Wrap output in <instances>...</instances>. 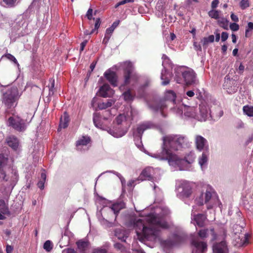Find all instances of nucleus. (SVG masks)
Returning <instances> with one entry per match:
<instances>
[{
    "label": "nucleus",
    "mask_w": 253,
    "mask_h": 253,
    "mask_svg": "<svg viewBox=\"0 0 253 253\" xmlns=\"http://www.w3.org/2000/svg\"><path fill=\"white\" fill-rule=\"evenodd\" d=\"M67 253H78L74 249L69 248L67 249Z\"/></svg>",
    "instance_id": "obj_63"
},
{
    "label": "nucleus",
    "mask_w": 253,
    "mask_h": 253,
    "mask_svg": "<svg viewBox=\"0 0 253 253\" xmlns=\"http://www.w3.org/2000/svg\"><path fill=\"white\" fill-rule=\"evenodd\" d=\"M231 19L232 21H234L235 22H238L239 21V18L237 15L234 14V13H232L231 14Z\"/></svg>",
    "instance_id": "obj_57"
},
{
    "label": "nucleus",
    "mask_w": 253,
    "mask_h": 253,
    "mask_svg": "<svg viewBox=\"0 0 253 253\" xmlns=\"http://www.w3.org/2000/svg\"><path fill=\"white\" fill-rule=\"evenodd\" d=\"M87 42V40H84V42H82V43H81V46H80V52H81L82 51H83V50H84V47H85V45H86Z\"/></svg>",
    "instance_id": "obj_55"
},
{
    "label": "nucleus",
    "mask_w": 253,
    "mask_h": 253,
    "mask_svg": "<svg viewBox=\"0 0 253 253\" xmlns=\"http://www.w3.org/2000/svg\"><path fill=\"white\" fill-rule=\"evenodd\" d=\"M185 158L186 160V162H188V164H191V163L194 162L195 157L194 155H193V154H189Z\"/></svg>",
    "instance_id": "obj_49"
},
{
    "label": "nucleus",
    "mask_w": 253,
    "mask_h": 253,
    "mask_svg": "<svg viewBox=\"0 0 253 253\" xmlns=\"http://www.w3.org/2000/svg\"><path fill=\"white\" fill-rule=\"evenodd\" d=\"M104 76L113 86H117L118 77L115 71L108 69L104 73Z\"/></svg>",
    "instance_id": "obj_13"
},
{
    "label": "nucleus",
    "mask_w": 253,
    "mask_h": 253,
    "mask_svg": "<svg viewBox=\"0 0 253 253\" xmlns=\"http://www.w3.org/2000/svg\"><path fill=\"white\" fill-rule=\"evenodd\" d=\"M114 91L108 84H104L99 89L100 96L104 98L111 97L113 95Z\"/></svg>",
    "instance_id": "obj_18"
},
{
    "label": "nucleus",
    "mask_w": 253,
    "mask_h": 253,
    "mask_svg": "<svg viewBox=\"0 0 253 253\" xmlns=\"http://www.w3.org/2000/svg\"><path fill=\"white\" fill-rule=\"evenodd\" d=\"M208 229H201L198 232V235L201 239H204L208 236Z\"/></svg>",
    "instance_id": "obj_37"
},
{
    "label": "nucleus",
    "mask_w": 253,
    "mask_h": 253,
    "mask_svg": "<svg viewBox=\"0 0 253 253\" xmlns=\"http://www.w3.org/2000/svg\"><path fill=\"white\" fill-rule=\"evenodd\" d=\"M228 37V34L227 32H223L221 33V41L222 42H225L226 40H227V38Z\"/></svg>",
    "instance_id": "obj_51"
},
{
    "label": "nucleus",
    "mask_w": 253,
    "mask_h": 253,
    "mask_svg": "<svg viewBox=\"0 0 253 253\" xmlns=\"http://www.w3.org/2000/svg\"><path fill=\"white\" fill-rule=\"evenodd\" d=\"M182 76L186 84H192L195 82L196 74L193 70L183 71Z\"/></svg>",
    "instance_id": "obj_15"
},
{
    "label": "nucleus",
    "mask_w": 253,
    "mask_h": 253,
    "mask_svg": "<svg viewBox=\"0 0 253 253\" xmlns=\"http://www.w3.org/2000/svg\"><path fill=\"white\" fill-rule=\"evenodd\" d=\"M100 18H97L95 19V23L94 25V28L92 29V30L91 31V33H94L95 31H97L99 28L100 26Z\"/></svg>",
    "instance_id": "obj_46"
},
{
    "label": "nucleus",
    "mask_w": 253,
    "mask_h": 253,
    "mask_svg": "<svg viewBox=\"0 0 253 253\" xmlns=\"http://www.w3.org/2000/svg\"><path fill=\"white\" fill-rule=\"evenodd\" d=\"M21 95L16 86H11L2 94V103L7 111L16 107Z\"/></svg>",
    "instance_id": "obj_3"
},
{
    "label": "nucleus",
    "mask_w": 253,
    "mask_h": 253,
    "mask_svg": "<svg viewBox=\"0 0 253 253\" xmlns=\"http://www.w3.org/2000/svg\"><path fill=\"white\" fill-rule=\"evenodd\" d=\"M123 77L124 79V86L129 84L131 81L137 82L139 79V76L137 73L135 72L134 67L130 63H128L124 69Z\"/></svg>",
    "instance_id": "obj_6"
},
{
    "label": "nucleus",
    "mask_w": 253,
    "mask_h": 253,
    "mask_svg": "<svg viewBox=\"0 0 253 253\" xmlns=\"http://www.w3.org/2000/svg\"><path fill=\"white\" fill-rule=\"evenodd\" d=\"M114 100L112 99H109L107 102H103L98 104V108L100 110H105L106 108L110 107L114 103Z\"/></svg>",
    "instance_id": "obj_29"
},
{
    "label": "nucleus",
    "mask_w": 253,
    "mask_h": 253,
    "mask_svg": "<svg viewBox=\"0 0 253 253\" xmlns=\"http://www.w3.org/2000/svg\"><path fill=\"white\" fill-rule=\"evenodd\" d=\"M4 57H5L7 59H9L10 61H12V59L13 55H11V53H6L4 54Z\"/></svg>",
    "instance_id": "obj_61"
},
{
    "label": "nucleus",
    "mask_w": 253,
    "mask_h": 253,
    "mask_svg": "<svg viewBox=\"0 0 253 253\" xmlns=\"http://www.w3.org/2000/svg\"><path fill=\"white\" fill-rule=\"evenodd\" d=\"M214 253H227L228 249L225 241L215 243L212 247Z\"/></svg>",
    "instance_id": "obj_16"
},
{
    "label": "nucleus",
    "mask_w": 253,
    "mask_h": 253,
    "mask_svg": "<svg viewBox=\"0 0 253 253\" xmlns=\"http://www.w3.org/2000/svg\"><path fill=\"white\" fill-rule=\"evenodd\" d=\"M207 150H206V152H203L202 156L199 158V163L201 166H203V165L208 162L209 154Z\"/></svg>",
    "instance_id": "obj_31"
},
{
    "label": "nucleus",
    "mask_w": 253,
    "mask_h": 253,
    "mask_svg": "<svg viewBox=\"0 0 253 253\" xmlns=\"http://www.w3.org/2000/svg\"><path fill=\"white\" fill-rule=\"evenodd\" d=\"M217 23L222 28L224 29H228V20L227 19L224 18L219 19L217 20Z\"/></svg>",
    "instance_id": "obj_33"
},
{
    "label": "nucleus",
    "mask_w": 253,
    "mask_h": 253,
    "mask_svg": "<svg viewBox=\"0 0 253 253\" xmlns=\"http://www.w3.org/2000/svg\"><path fill=\"white\" fill-rule=\"evenodd\" d=\"M92 13H93V9L91 8H89L87 10V13H86V16L89 20L90 19H92Z\"/></svg>",
    "instance_id": "obj_52"
},
{
    "label": "nucleus",
    "mask_w": 253,
    "mask_h": 253,
    "mask_svg": "<svg viewBox=\"0 0 253 253\" xmlns=\"http://www.w3.org/2000/svg\"><path fill=\"white\" fill-rule=\"evenodd\" d=\"M7 145L14 150L18 148L19 140L16 136H10L6 139Z\"/></svg>",
    "instance_id": "obj_19"
},
{
    "label": "nucleus",
    "mask_w": 253,
    "mask_h": 253,
    "mask_svg": "<svg viewBox=\"0 0 253 253\" xmlns=\"http://www.w3.org/2000/svg\"><path fill=\"white\" fill-rule=\"evenodd\" d=\"M148 220L151 224L152 227L156 228L158 231V235L156 237H152V239H155V238L158 236L160 232L159 227L164 228H169V225L167 222L161 221L159 218L156 217L154 214H150L149 218H148Z\"/></svg>",
    "instance_id": "obj_7"
},
{
    "label": "nucleus",
    "mask_w": 253,
    "mask_h": 253,
    "mask_svg": "<svg viewBox=\"0 0 253 253\" xmlns=\"http://www.w3.org/2000/svg\"><path fill=\"white\" fill-rule=\"evenodd\" d=\"M113 32V30L112 28V27L111 26L108 28H107L105 31V36L103 39V42H105L106 43L108 42L109 41L111 36Z\"/></svg>",
    "instance_id": "obj_30"
},
{
    "label": "nucleus",
    "mask_w": 253,
    "mask_h": 253,
    "mask_svg": "<svg viewBox=\"0 0 253 253\" xmlns=\"http://www.w3.org/2000/svg\"><path fill=\"white\" fill-rule=\"evenodd\" d=\"M223 87L227 90L229 94L235 92L237 91V83L234 79H231L229 75L225 77V81L223 83Z\"/></svg>",
    "instance_id": "obj_9"
},
{
    "label": "nucleus",
    "mask_w": 253,
    "mask_h": 253,
    "mask_svg": "<svg viewBox=\"0 0 253 253\" xmlns=\"http://www.w3.org/2000/svg\"><path fill=\"white\" fill-rule=\"evenodd\" d=\"M199 111L201 113L202 119L206 120L208 116V112L205 106H199Z\"/></svg>",
    "instance_id": "obj_32"
},
{
    "label": "nucleus",
    "mask_w": 253,
    "mask_h": 253,
    "mask_svg": "<svg viewBox=\"0 0 253 253\" xmlns=\"http://www.w3.org/2000/svg\"><path fill=\"white\" fill-rule=\"evenodd\" d=\"M194 208L193 209L192 212V215L193 216V220L199 227H203L205 225V221L207 218V215L205 214L202 213L195 214L194 212Z\"/></svg>",
    "instance_id": "obj_17"
},
{
    "label": "nucleus",
    "mask_w": 253,
    "mask_h": 253,
    "mask_svg": "<svg viewBox=\"0 0 253 253\" xmlns=\"http://www.w3.org/2000/svg\"><path fill=\"white\" fill-rule=\"evenodd\" d=\"M186 94L188 96H190V97H192V96H194L195 93L194 92V91H193V90H188L187 92H186Z\"/></svg>",
    "instance_id": "obj_64"
},
{
    "label": "nucleus",
    "mask_w": 253,
    "mask_h": 253,
    "mask_svg": "<svg viewBox=\"0 0 253 253\" xmlns=\"http://www.w3.org/2000/svg\"><path fill=\"white\" fill-rule=\"evenodd\" d=\"M38 187H39L41 189H44V183H43V181L40 179L38 182Z\"/></svg>",
    "instance_id": "obj_58"
},
{
    "label": "nucleus",
    "mask_w": 253,
    "mask_h": 253,
    "mask_svg": "<svg viewBox=\"0 0 253 253\" xmlns=\"http://www.w3.org/2000/svg\"><path fill=\"white\" fill-rule=\"evenodd\" d=\"M209 15L211 18L217 19L219 18V12L218 10H211L209 12Z\"/></svg>",
    "instance_id": "obj_39"
},
{
    "label": "nucleus",
    "mask_w": 253,
    "mask_h": 253,
    "mask_svg": "<svg viewBox=\"0 0 253 253\" xmlns=\"http://www.w3.org/2000/svg\"><path fill=\"white\" fill-rule=\"evenodd\" d=\"M41 179L42 180V181H43V183H44V182L46 179V175L45 173H44V172H42V173L41 174Z\"/></svg>",
    "instance_id": "obj_62"
},
{
    "label": "nucleus",
    "mask_w": 253,
    "mask_h": 253,
    "mask_svg": "<svg viewBox=\"0 0 253 253\" xmlns=\"http://www.w3.org/2000/svg\"><path fill=\"white\" fill-rule=\"evenodd\" d=\"M111 115L112 114L110 110H105L104 111H103L101 117L103 119L107 120L109 119Z\"/></svg>",
    "instance_id": "obj_41"
},
{
    "label": "nucleus",
    "mask_w": 253,
    "mask_h": 253,
    "mask_svg": "<svg viewBox=\"0 0 253 253\" xmlns=\"http://www.w3.org/2000/svg\"><path fill=\"white\" fill-rule=\"evenodd\" d=\"M10 181L12 183H15L18 181V173L16 171H12V175L10 177Z\"/></svg>",
    "instance_id": "obj_40"
},
{
    "label": "nucleus",
    "mask_w": 253,
    "mask_h": 253,
    "mask_svg": "<svg viewBox=\"0 0 253 253\" xmlns=\"http://www.w3.org/2000/svg\"><path fill=\"white\" fill-rule=\"evenodd\" d=\"M110 133L114 137L122 136V135L124 134L122 132H115L114 130H111V129L110 130Z\"/></svg>",
    "instance_id": "obj_54"
},
{
    "label": "nucleus",
    "mask_w": 253,
    "mask_h": 253,
    "mask_svg": "<svg viewBox=\"0 0 253 253\" xmlns=\"http://www.w3.org/2000/svg\"><path fill=\"white\" fill-rule=\"evenodd\" d=\"M126 117L124 114H121L119 115L116 118V121L118 125H121L124 123V122H126Z\"/></svg>",
    "instance_id": "obj_36"
},
{
    "label": "nucleus",
    "mask_w": 253,
    "mask_h": 253,
    "mask_svg": "<svg viewBox=\"0 0 253 253\" xmlns=\"http://www.w3.org/2000/svg\"><path fill=\"white\" fill-rule=\"evenodd\" d=\"M243 111L244 113L248 116H253V107H252V106H244Z\"/></svg>",
    "instance_id": "obj_34"
},
{
    "label": "nucleus",
    "mask_w": 253,
    "mask_h": 253,
    "mask_svg": "<svg viewBox=\"0 0 253 253\" xmlns=\"http://www.w3.org/2000/svg\"><path fill=\"white\" fill-rule=\"evenodd\" d=\"M43 248L47 252L51 251L53 249V244L51 241H46L43 244Z\"/></svg>",
    "instance_id": "obj_38"
},
{
    "label": "nucleus",
    "mask_w": 253,
    "mask_h": 253,
    "mask_svg": "<svg viewBox=\"0 0 253 253\" xmlns=\"http://www.w3.org/2000/svg\"><path fill=\"white\" fill-rule=\"evenodd\" d=\"M176 98V94L173 90H168L165 94V100H159L155 102L154 103L150 105V107L154 110V111L162 112L164 108L166 107L165 100H169L174 103Z\"/></svg>",
    "instance_id": "obj_4"
},
{
    "label": "nucleus",
    "mask_w": 253,
    "mask_h": 253,
    "mask_svg": "<svg viewBox=\"0 0 253 253\" xmlns=\"http://www.w3.org/2000/svg\"><path fill=\"white\" fill-rule=\"evenodd\" d=\"M250 6L249 0H242L240 3V6L241 9H244Z\"/></svg>",
    "instance_id": "obj_43"
},
{
    "label": "nucleus",
    "mask_w": 253,
    "mask_h": 253,
    "mask_svg": "<svg viewBox=\"0 0 253 253\" xmlns=\"http://www.w3.org/2000/svg\"><path fill=\"white\" fill-rule=\"evenodd\" d=\"M119 23H120L119 20L116 21L115 22H114V23H112L111 26L112 27L113 31H114L115 29H116V28L118 26V25H119Z\"/></svg>",
    "instance_id": "obj_60"
},
{
    "label": "nucleus",
    "mask_w": 253,
    "mask_h": 253,
    "mask_svg": "<svg viewBox=\"0 0 253 253\" xmlns=\"http://www.w3.org/2000/svg\"><path fill=\"white\" fill-rule=\"evenodd\" d=\"M13 248L11 245H7L6 247V253H12Z\"/></svg>",
    "instance_id": "obj_59"
},
{
    "label": "nucleus",
    "mask_w": 253,
    "mask_h": 253,
    "mask_svg": "<svg viewBox=\"0 0 253 253\" xmlns=\"http://www.w3.org/2000/svg\"><path fill=\"white\" fill-rule=\"evenodd\" d=\"M4 3V7H15L17 0H3Z\"/></svg>",
    "instance_id": "obj_35"
},
{
    "label": "nucleus",
    "mask_w": 253,
    "mask_h": 253,
    "mask_svg": "<svg viewBox=\"0 0 253 253\" xmlns=\"http://www.w3.org/2000/svg\"><path fill=\"white\" fill-rule=\"evenodd\" d=\"M101 115L100 113H94L93 121L96 127L98 128H102L103 127L102 123H101Z\"/></svg>",
    "instance_id": "obj_28"
},
{
    "label": "nucleus",
    "mask_w": 253,
    "mask_h": 253,
    "mask_svg": "<svg viewBox=\"0 0 253 253\" xmlns=\"http://www.w3.org/2000/svg\"><path fill=\"white\" fill-rule=\"evenodd\" d=\"M9 211L3 200H0V220L5 219V214H9Z\"/></svg>",
    "instance_id": "obj_20"
},
{
    "label": "nucleus",
    "mask_w": 253,
    "mask_h": 253,
    "mask_svg": "<svg viewBox=\"0 0 253 253\" xmlns=\"http://www.w3.org/2000/svg\"><path fill=\"white\" fill-rule=\"evenodd\" d=\"M165 73H166V71L165 73L162 72V75H161V78L162 80H163V82H162V84H163V85L168 84H169V83L170 82L169 79L168 78V77H167L166 76Z\"/></svg>",
    "instance_id": "obj_42"
},
{
    "label": "nucleus",
    "mask_w": 253,
    "mask_h": 253,
    "mask_svg": "<svg viewBox=\"0 0 253 253\" xmlns=\"http://www.w3.org/2000/svg\"><path fill=\"white\" fill-rule=\"evenodd\" d=\"M13 117H10L8 119V126L19 132L25 131L27 127V120L22 119L15 113H13Z\"/></svg>",
    "instance_id": "obj_5"
},
{
    "label": "nucleus",
    "mask_w": 253,
    "mask_h": 253,
    "mask_svg": "<svg viewBox=\"0 0 253 253\" xmlns=\"http://www.w3.org/2000/svg\"><path fill=\"white\" fill-rule=\"evenodd\" d=\"M70 122L69 116H68L67 113H64L62 117L60 118V122L59 124V128H66L69 126V123Z\"/></svg>",
    "instance_id": "obj_24"
},
{
    "label": "nucleus",
    "mask_w": 253,
    "mask_h": 253,
    "mask_svg": "<svg viewBox=\"0 0 253 253\" xmlns=\"http://www.w3.org/2000/svg\"><path fill=\"white\" fill-rule=\"evenodd\" d=\"M154 125L151 122H144V123L139 124L136 128L134 129L133 131V136L141 139L145 130L150 129Z\"/></svg>",
    "instance_id": "obj_8"
},
{
    "label": "nucleus",
    "mask_w": 253,
    "mask_h": 253,
    "mask_svg": "<svg viewBox=\"0 0 253 253\" xmlns=\"http://www.w3.org/2000/svg\"><path fill=\"white\" fill-rule=\"evenodd\" d=\"M219 3V0H213L211 4L212 9H214V8L217 7Z\"/></svg>",
    "instance_id": "obj_56"
},
{
    "label": "nucleus",
    "mask_w": 253,
    "mask_h": 253,
    "mask_svg": "<svg viewBox=\"0 0 253 253\" xmlns=\"http://www.w3.org/2000/svg\"><path fill=\"white\" fill-rule=\"evenodd\" d=\"M195 144L196 149L199 151L208 150V142L207 139L201 135H196L195 137Z\"/></svg>",
    "instance_id": "obj_11"
},
{
    "label": "nucleus",
    "mask_w": 253,
    "mask_h": 253,
    "mask_svg": "<svg viewBox=\"0 0 253 253\" xmlns=\"http://www.w3.org/2000/svg\"><path fill=\"white\" fill-rule=\"evenodd\" d=\"M212 195V193L209 192V191H206L205 193V203H207L209 202L210 199H211Z\"/></svg>",
    "instance_id": "obj_48"
},
{
    "label": "nucleus",
    "mask_w": 253,
    "mask_h": 253,
    "mask_svg": "<svg viewBox=\"0 0 253 253\" xmlns=\"http://www.w3.org/2000/svg\"><path fill=\"white\" fill-rule=\"evenodd\" d=\"M126 205L124 202L116 203V204H113L110 208V210L113 211L114 213L116 214L115 218L117 217V214L119 213L120 210L125 208Z\"/></svg>",
    "instance_id": "obj_22"
},
{
    "label": "nucleus",
    "mask_w": 253,
    "mask_h": 253,
    "mask_svg": "<svg viewBox=\"0 0 253 253\" xmlns=\"http://www.w3.org/2000/svg\"><path fill=\"white\" fill-rule=\"evenodd\" d=\"M192 245L195 247L192 253H205L207 250V243L200 241L198 239H193L192 241Z\"/></svg>",
    "instance_id": "obj_12"
},
{
    "label": "nucleus",
    "mask_w": 253,
    "mask_h": 253,
    "mask_svg": "<svg viewBox=\"0 0 253 253\" xmlns=\"http://www.w3.org/2000/svg\"><path fill=\"white\" fill-rule=\"evenodd\" d=\"M210 231L211 235V241H215V240H216L217 238V233H216L214 228H210Z\"/></svg>",
    "instance_id": "obj_45"
},
{
    "label": "nucleus",
    "mask_w": 253,
    "mask_h": 253,
    "mask_svg": "<svg viewBox=\"0 0 253 253\" xmlns=\"http://www.w3.org/2000/svg\"><path fill=\"white\" fill-rule=\"evenodd\" d=\"M49 82L50 83V84L49 85V94H50L51 92L53 94L54 92V88L55 86V80L53 78L49 79Z\"/></svg>",
    "instance_id": "obj_44"
},
{
    "label": "nucleus",
    "mask_w": 253,
    "mask_h": 253,
    "mask_svg": "<svg viewBox=\"0 0 253 253\" xmlns=\"http://www.w3.org/2000/svg\"><path fill=\"white\" fill-rule=\"evenodd\" d=\"M229 27L231 30L233 31H236L239 29V25L236 22L231 23Z\"/></svg>",
    "instance_id": "obj_47"
},
{
    "label": "nucleus",
    "mask_w": 253,
    "mask_h": 253,
    "mask_svg": "<svg viewBox=\"0 0 253 253\" xmlns=\"http://www.w3.org/2000/svg\"><path fill=\"white\" fill-rule=\"evenodd\" d=\"M8 158L5 157L3 154H0V177H2L3 181H8L9 179L7 177L3 168L7 164Z\"/></svg>",
    "instance_id": "obj_14"
},
{
    "label": "nucleus",
    "mask_w": 253,
    "mask_h": 253,
    "mask_svg": "<svg viewBox=\"0 0 253 253\" xmlns=\"http://www.w3.org/2000/svg\"><path fill=\"white\" fill-rule=\"evenodd\" d=\"M186 142L185 137L182 136H166L163 137V150L162 154L165 158L170 162H176L178 156L172 154L169 146L174 150H178Z\"/></svg>",
    "instance_id": "obj_1"
},
{
    "label": "nucleus",
    "mask_w": 253,
    "mask_h": 253,
    "mask_svg": "<svg viewBox=\"0 0 253 253\" xmlns=\"http://www.w3.org/2000/svg\"><path fill=\"white\" fill-rule=\"evenodd\" d=\"M150 216H147L148 227L146 226L143 220L141 218H139L134 223L135 232L137 235V238L140 241L143 242L145 240H151L152 237H156L158 235V230L152 227V224L148 220Z\"/></svg>",
    "instance_id": "obj_2"
},
{
    "label": "nucleus",
    "mask_w": 253,
    "mask_h": 253,
    "mask_svg": "<svg viewBox=\"0 0 253 253\" xmlns=\"http://www.w3.org/2000/svg\"><path fill=\"white\" fill-rule=\"evenodd\" d=\"M214 37L213 35H210L208 37H205V38L202 39L201 42L203 46V47L207 48L210 43V42H214Z\"/></svg>",
    "instance_id": "obj_27"
},
{
    "label": "nucleus",
    "mask_w": 253,
    "mask_h": 253,
    "mask_svg": "<svg viewBox=\"0 0 253 253\" xmlns=\"http://www.w3.org/2000/svg\"><path fill=\"white\" fill-rule=\"evenodd\" d=\"M76 244L80 251L81 252V253H84L87 249L89 243L88 241H87L79 240L77 241Z\"/></svg>",
    "instance_id": "obj_26"
},
{
    "label": "nucleus",
    "mask_w": 253,
    "mask_h": 253,
    "mask_svg": "<svg viewBox=\"0 0 253 253\" xmlns=\"http://www.w3.org/2000/svg\"><path fill=\"white\" fill-rule=\"evenodd\" d=\"M155 173V170L152 167H147L145 168L141 171L138 178L141 181L144 180H148V181H153L154 174Z\"/></svg>",
    "instance_id": "obj_10"
},
{
    "label": "nucleus",
    "mask_w": 253,
    "mask_h": 253,
    "mask_svg": "<svg viewBox=\"0 0 253 253\" xmlns=\"http://www.w3.org/2000/svg\"><path fill=\"white\" fill-rule=\"evenodd\" d=\"M193 45L195 49L197 50H199V51H201L202 50V48L201 47V45L200 44L197 43V42H194Z\"/></svg>",
    "instance_id": "obj_53"
},
{
    "label": "nucleus",
    "mask_w": 253,
    "mask_h": 253,
    "mask_svg": "<svg viewBox=\"0 0 253 253\" xmlns=\"http://www.w3.org/2000/svg\"><path fill=\"white\" fill-rule=\"evenodd\" d=\"M91 138L88 136H82L76 141V146H80V145H87L88 143H90Z\"/></svg>",
    "instance_id": "obj_25"
},
{
    "label": "nucleus",
    "mask_w": 253,
    "mask_h": 253,
    "mask_svg": "<svg viewBox=\"0 0 253 253\" xmlns=\"http://www.w3.org/2000/svg\"><path fill=\"white\" fill-rule=\"evenodd\" d=\"M124 100L126 102H132L135 98V94L132 93L131 89L128 88L124 91L122 94Z\"/></svg>",
    "instance_id": "obj_23"
},
{
    "label": "nucleus",
    "mask_w": 253,
    "mask_h": 253,
    "mask_svg": "<svg viewBox=\"0 0 253 253\" xmlns=\"http://www.w3.org/2000/svg\"><path fill=\"white\" fill-rule=\"evenodd\" d=\"M92 253H107V251L105 249L97 248L93 250Z\"/></svg>",
    "instance_id": "obj_50"
},
{
    "label": "nucleus",
    "mask_w": 253,
    "mask_h": 253,
    "mask_svg": "<svg viewBox=\"0 0 253 253\" xmlns=\"http://www.w3.org/2000/svg\"><path fill=\"white\" fill-rule=\"evenodd\" d=\"M184 241V239L183 237L180 236V235H176V234H174L173 236L172 239L171 240H169L168 243L169 246H176L183 243Z\"/></svg>",
    "instance_id": "obj_21"
}]
</instances>
